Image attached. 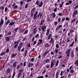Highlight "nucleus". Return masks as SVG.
<instances>
[{
	"label": "nucleus",
	"instance_id": "a18cd8bd",
	"mask_svg": "<svg viewBox=\"0 0 78 78\" xmlns=\"http://www.w3.org/2000/svg\"><path fill=\"white\" fill-rule=\"evenodd\" d=\"M76 20V18H75V19H74L73 20H72L71 21V24H72V23H73V22H75V21Z\"/></svg>",
	"mask_w": 78,
	"mask_h": 78
},
{
	"label": "nucleus",
	"instance_id": "393cba45",
	"mask_svg": "<svg viewBox=\"0 0 78 78\" xmlns=\"http://www.w3.org/2000/svg\"><path fill=\"white\" fill-rule=\"evenodd\" d=\"M59 75V72H57L55 75V78H58V75Z\"/></svg>",
	"mask_w": 78,
	"mask_h": 78
},
{
	"label": "nucleus",
	"instance_id": "473e14b6",
	"mask_svg": "<svg viewBox=\"0 0 78 78\" xmlns=\"http://www.w3.org/2000/svg\"><path fill=\"white\" fill-rule=\"evenodd\" d=\"M11 33H12V31H9L7 34V36H10L11 35Z\"/></svg>",
	"mask_w": 78,
	"mask_h": 78
},
{
	"label": "nucleus",
	"instance_id": "e2e57ef3",
	"mask_svg": "<svg viewBox=\"0 0 78 78\" xmlns=\"http://www.w3.org/2000/svg\"><path fill=\"white\" fill-rule=\"evenodd\" d=\"M24 2H22V1H21L20 2V4H21V5H23V3Z\"/></svg>",
	"mask_w": 78,
	"mask_h": 78
},
{
	"label": "nucleus",
	"instance_id": "4c0bfd02",
	"mask_svg": "<svg viewBox=\"0 0 78 78\" xmlns=\"http://www.w3.org/2000/svg\"><path fill=\"white\" fill-rule=\"evenodd\" d=\"M58 23H59V22H61V18H60L59 17V18H58Z\"/></svg>",
	"mask_w": 78,
	"mask_h": 78
},
{
	"label": "nucleus",
	"instance_id": "39448f33",
	"mask_svg": "<svg viewBox=\"0 0 78 78\" xmlns=\"http://www.w3.org/2000/svg\"><path fill=\"white\" fill-rule=\"evenodd\" d=\"M4 23V20H3L2 18L1 19V21L0 22V27H2V25H3Z\"/></svg>",
	"mask_w": 78,
	"mask_h": 78
},
{
	"label": "nucleus",
	"instance_id": "864d4df0",
	"mask_svg": "<svg viewBox=\"0 0 78 78\" xmlns=\"http://www.w3.org/2000/svg\"><path fill=\"white\" fill-rule=\"evenodd\" d=\"M34 58H32L31 59V62H34Z\"/></svg>",
	"mask_w": 78,
	"mask_h": 78
},
{
	"label": "nucleus",
	"instance_id": "72a5a7b5",
	"mask_svg": "<svg viewBox=\"0 0 78 78\" xmlns=\"http://www.w3.org/2000/svg\"><path fill=\"white\" fill-rule=\"evenodd\" d=\"M21 75H22V73H19L18 74V76H17V78H20V76H21Z\"/></svg>",
	"mask_w": 78,
	"mask_h": 78
},
{
	"label": "nucleus",
	"instance_id": "603ef678",
	"mask_svg": "<svg viewBox=\"0 0 78 78\" xmlns=\"http://www.w3.org/2000/svg\"><path fill=\"white\" fill-rule=\"evenodd\" d=\"M34 66V64L31 63L30 64V67H33Z\"/></svg>",
	"mask_w": 78,
	"mask_h": 78
},
{
	"label": "nucleus",
	"instance_id": "ddd939ff",
	"mask_svg": "<svg viewBox=\"0 0 78 78\" xmlns=\"http://www.w3.org/2000/svg\"><path fill=\"white\" fill-rule=\"evenodd\" d=\"M16 63H17V62H15L13 64L12 66L13 68H16V66H17Z\"/></svg>",
	"mask_w": 78,
	"mask_h": 78
},
{
	"label": "nucleus",
	"instance_id": "7ed1b4c3",
	"mask_svg": "<svg viewBox=\"0 0 78 78\" xmlns=\"http://www.w3.org/2000/svg\"><path fill=\"white\" fill-rule=\"evenodd\" d=\"M78 13V11H77V10H75L74 12H73V17H75V16H76L77 15V14Z\"/></svg>",
	"mask_w": 78,
	"mask_h": 78
},
{
	"label": "nucleus",
	"instance_id": "37998d69",
	"mask_svg": "<svg viewBox=\"0 0 78 78\" xmlns=\"http://www.w3.org/2000/svg\"><path fill=\"white\" fill-rule=\"evenodd\" d=\"M39 62H37V64H36V65H35V67H37V66H39Z\"/></svg>",
	"mask_w": 78,
	"mask_h": 78
},
{
	"label": "nucleus",
	"instance_id": "774afa93",
	"mask_svg": "<svg viewBox=\"0 0 78 78\" xmlns=\"http://www.w3.org/2000/svg\"><path fill=\"white\" fill-rule=\"evenodd\" d=\"M37 78H44V76H40V77H37Z\"/></svg>",
	"mask_w": 78,
	"mask_h": 78
},
{
	"label": "nucleus",
	"instance_id": "cd10ccee",
	"mask_svg": "<svg viewBox=\"0 0 78 78\" xmlns=\"http://www.w3.org/2000/svg\"><path fill=\"white\" fill-rule=\"evenodd\" d=\"M75 43V41H73L72 43L71 44H70L69 47H73V44Z\"/></svg>",
	"mask_w": 78,
	"mask_h": 78
},
{
	"label": "nucleus",
	"instance_id": "69168bd1",
	"mask_svg": "<svg viewBox=\"0 0 78 78\" xmlns=\"http://www.w3.org/2000/svg\"><path fill=\"white\" fill-rule=\"evenodd\" d=\"M39 34H37L36 36H35V37L36 38H37L38 37H39Z\"/></svg>",
	"mask_w": 78,
	"mask_h": 78
},
{
	"label": "nucleus",
	"instance_id": "0e129e2a",
	"mask_svg": "<svg viewBox=\"0 0 78 78\" xmlns=\"http://www.w3.org/2000/svg\"><path fill=\"white\" fill-rule=\"evenodd\" d=\"M58 15L59 16H61L62 15V13H60L58 14Z\"/></svg>",
	"mask_w": 78,
	"mask_h": 78
},
{
	"label": "nucleus",
	"instance_id": "20e7f679",
	"mask_svg": "<svg viewBox=\"0 0 78 78\" xmlns=\"http://www.w3.org/2000/svg\"><path fill=\"white\" fill-rule=\"evenodd\" d=\"M62 27V25H59V26H58L55 29V31H56V32H57V31L59 30H60V28H61V27Z\"/></svg>",
	"mask_w": 78,
	"mask_h": 78
},
{
	"label": "nucleus",
	"instance_id": "338daca9",
	"mask_svg": "<svg viewBox=\"0 0 78 78\" xmlns=\"http://www.w3.org/2000/svg\"><path fill=\"white\" fill-rule=\"evenodd\" d=\"M50 21V17H48L47 18V21L49 22V21Z\"/></svg>",
	"mask_w": 78,
	"mask_h": 78
},
{
	"label": "nucleus",
	"instance_id": "1a4fd4ad",
	"mask_svg": "<svg viewBox=\"0 0 78 78\" xmlns=\"http://www.w3.org/2000/svg\"><path fill=\"white\" fill-rule=\"evenodd\" d=\"M14 23H15V22H14V21L12 20L10 23L9 25L10 26H12V25H14Z\"/></svg>",
	"mask_w": 78,
	"mask_h": 78
},
{
	"label": "nucleus",
	"instance_id": "9d476101",
	"mask_svg": "<svg viewBox=\"0 0 78 78\" xmlns=\"http://www.w3.org/2000/svg\"><path fill=\"white\" fill-rule=\"evenodd\" d=\"M21 41V39H19L17 41H14V45H16V44H17L18 45H19V43L20 42V41Z\"/></svg>",
	"mask_w": 78,
	"mask_h": 78
},
{
	"label": "nucleus",
	"instance_id": "4468645a",
	"mask_svg": "<svg viewBox=\"0 0 78 78\" xmlns=\"http://www.w3.org/2000/svg\"><path fill=\"white\" fill-rule=\"evenodd\" d=\"M49 51H47L43 55V57L45 58V56L47 55V54L49 52Z\"/></svg>",
	"mask_w": 78,
	"mask_h": 78
},
{
	"label": "nucleus",
	"instance_id": "7c9ffc66",
	"mask_svg": "<svg viewBox=\"0 0 78 78\" xmlns=\"http://www.w3.org/2000/svg\"><path fill=\"white\" fill-rule=\"evenodd\" d=\"M52 16H53L52 17V18H53V19H54V18H55V17H56V14H55V12L53 13Z\"/></svg>",
	"mask_w": 78,
	"mask_h": 78
},
{
	"label": "nucleus",
	"instance_id": "680f3d73",
	"mask_svg": "<svg viewBox=\"0 0 78 78\" xmlns=\"http://www.w3.org/2000/svg\"><path fill=\"white\" fill-rule=\"evenodd\" d=\"M74 72V70H73V69L71 70L70 71V73H73Z\"/></svg>",
	"mask_w": 78,
	"mask_h": 78
},
{
	"label": "nucleus",
	"instance_id": "8fccbe9b",
	"mask_svg": "<svg viewBox=\"0 0 78 78\" xmlns=\"http://www.w3.org/2000/svg\"><path fill=\"white\" fill-rule=\"evenodd\" d=\"M17 46H18V44H16L14 46V48H17Z\"/></svg>",
	"mask_w": 78,
	"mask_h": 78
},
{
	"label": "nucleus",
	"instance_id": "49530a36",
	"mask_svg": "<svg viewBox=\"0 0 78 78\" xmlns=\"http://www.w3.org/2000/svg\"><path fill=\"white\" fill-rule=\"evenodd\" d=\"M28 30H27L25 31L24 33L25 34H27V33H28Z\"/></svg>",
	"mask_w": 78,
	"mask_h": 78
},
{
	"label": "nucleus",
	"instance_id": "b1692460",
	"mask_svg": "<svg viewBox=\"0 0 78 78\" xmlns=\"http://www.w3.org/2000/svg\"><path fill=\"white\" fill-rule=\"evenodd\" d=\"M59 60H58L57 61V62L55 63V67H57L58 66V64H59Z\"/></svg>",
	"mask_w": 78,
	"mask_h": 78
},
{
	"label": "nucleus",
	"instance_id": "c9c22d12",
	"mask_svg": "<svg viewBox=\"0 0 78 78\" xmlns=\"http://www.w3.org/2000/svg\"><path fill=\"white\" fill-rule=\"evenodd\" d=\"M11 71V69L10 68H9V69L7 70V73H9Z\"/></svg>",
	"mask_w": 78,
	"mask_h": 78
},
{
	"label": "nucleus",
	"instance_id": "052dcab7",
	"mask_svg": "<svg viewBox=\"0 0 78 78\" xmlns=\"http://www.w3.org/2000/svg\"><path fill=\"white\" fill-rule=\"evenodd\" d=\"M67 43H69L70 41V39L69 38H67Z\"/></svg>",
	"mask_w": 78,
	"mask_h": 78
},
{
	"label": "nucleus",
	"instance_id": "6ab92c4d",
	"mask_svg": "<svg viewBox=\"0 0 78 78\" xmlns=\"http://www.w3.org/2000/svg\"><path fill=\"white\" fill-rule=\"evenodd\" d=\"M6 55V52L5 51H3L0 54V56H3V55Z\"/></svg>",
	"mask_w": 78,
	"mask_h": 78
},
{
	"label": "nucleus",
	"instance_id": "c85d7f7f",
	"mask_svg": "<svg viewBox=\"0 0 78 78\" xmlns=\"http://www.w3.org/2000/svg\"><path fill=\"white\" fill-rule=\"evenodd\" d=\"M28 51V50H26L25 51V53H24V56H27V52Z\"/></svg>",
	"mask_w": 78,
	"mask_h": 78
},
{
	"label": "nucleus",
	"instance_id": "4d7b16f0",
	"mask_svg": "<svg viewBox=\"0 0 78 78\" xmlns=\"http://www.w3.org/2000/svg\"><path fill=\"white\" fill-rule=\"evenodd\" d=\"M23 42H22L21 43H20L19 44V45H20V46H21V47L22 46V45H23Z\"/></svg>",
	"mask_w": 78,
	"mask_h": 78
},
{
	"label": "nucleus",
	"instance_id": "3c124183",
	"mask_svg": "<svg viewBox=\"0 0 78 78\" xmlns=\"http://www.w3.org/2000/svg\"><path fill=\"white\" fill-rule=\"evenodd\" d=\"M58 51H59V49H56L55 51V53H58Z\"/></svg>",
	"mask_w": 78,
	"mask_h": 78
},
{
	"label": "nucleus",
	"instance_id": "6e6552de",
	"mask_svg": "<svg viewBox=\"0 0 78 78\" xmlns=\"http://www.w3.org/2000/svg\"><path fill=\"white\" fill-rule=\"evenodd\" d=\"M5 8V7H4L2 6H0V10H1V12H2V13H3V12H4V9Z\"/></svg>",
	"mask_w": 78,
	"mask_h": 78
},
{
	"label": "nucleus",
	"instance_id": "58836bf2",
	"mask_svg": "<svg viewBox=\"0 0 78 78\" xmlns=\"http://www.w3.org/2000/svg\"><path fill=\"white\" fill-rule=\"evenodd\" d=\"M5 64H3V66H2V67H1L0 68V70H1L2 69H2H3V68H4V67H5Z\"/></svg>",
	"mask_w": 78,
	"mask_h": 78
},
{
	"label": "nucleus",
	"instance_id": "5fc2aeb1",
	"mask_svg": "<svg viewBox=\"0 0 78 78\" xmlns=\"http://www.w3.org/2000/svg\"><path fill=\"white\" fill-rule=\"evenodd\" d=\"M73 32H74L73 30H71L70 31V33H71V34H72V33H73Z\"/></svg>",
	"mask_w": 78,
	"mask_h": 78
},
{
	"label": "nucleus",
	"instance_id": "4be33fe9",
	"mask_svg": "<svg viewBox=\"0 0 78 78\" xmlns=\"http://www.w3.org/2000/svg\"><path fill=\"white\" fill-rule=\"evenodd\" d=\"M36 32H37V29H36V27H35L34 30V34H36Z\"/></svg>",
	"mask_w": 78,
	"mask_h": 78
},
{
	"label": "nucleus",
	"instance_id": "bb28decb",
	"mask_svg": "<svg viewBox=\"0 0 78 78\" xmlns=\"http://www.w3.org/2000/svg\"><path fill=\"white\" fill-rule=\"evenodd\" d=\"M37 5V6H38V5H39V1H37L35 3V4L34 5L35 6H36V5Z\"/></svg>",
	"mask_w": 78,
	"mask_h": 78
},
{
	"label": "nucleus",
	"instance_id": "13d9d810",
	"mask_svg": "<svg viewBox=\"0 0 78 78\" xmlns=\"http://www.w3.org/2000/svg\"><path fill=\"white\" fill-rule=\"evenodd\" d=\"M54 12H56L57 11V7L55 8L54 9Z\"/></svg>",
	"mask_w": 78,
	"mask_h": 78
},
{
	"label": "nucleus",
	"instance_id": "9b49d317",
	"mask_svg": "<svg viewBox=\"0 0 78 78\" xmlns=\"http://www.w3.org/2000/svg\"><path fill=\"white\" fill-rule=\"evenodd\" d=\"M55 64L54 63V62H52V61H51V66H50V68H52L53 67H54V66H55Z\"/></svg>",
	"mask_w": 78,
	"mask_h": 78
},
{
	"label": "nucleus",
	"instance_id": "f03ea898",
	"mask_svg": "<svg viewBox=\"0 0 78 78\" xmlns=\"http://www.w3.org/2000/svg\"><path fill=\"white\" fill-rule=\"evenodd\" d=\"M37 14H38V12L36 11L34 14L33 19L34 20H36V19H37Z\"/></svg>",
	"mask_w": 78,
	"mask_h": 78
},
{
	"label": "nucleus",
	"instance_id": "a19ab883",
	"mask_svg": "<svg viewBox=\"0 0 78 78\" xmlns=\"http://www.w3.org/2000/svg\"><path fill=\"white\" fill-rule=\"evenodd\" d=\"M50 62V59L48 58L46 60V63H48V62Z\"/></svg>",
	"mask_w": 78,
	"mask_h": 78
},
{
	"label": "nucleus",
	"instance_id": "c03bdc74",
	"mask_svg": "<svg viewBox=\"0 0 78 78\" xmlns=\"http://www.w3.org/2000/svg\"><path fill=\"white\" fill-rule=\"evenodd\" d=\"M38 41L39 42L40 44H42V42H43V41H42V40L40 39Z\"/></svg>",
	"mask_w": 78,
	"mask_h": 78
},
{
	"label": "nucleus",
	"instance_id": "f704fd0d",
	"mask_svg": "<svg viewBox=\"0 0 78 78\" xmlns=\"http://www.w3.org/2000/svg\"><path fill=\"white\" fill-rule=\"evenodd\" d=\"M51 34H49L48 37V39H50V38H51Z\"/></svg>",
	"mask_w": 78,
	"mask_h": 78
},
{
	"label": "nucleus",
	"instance_id": "f257e3e1",
	"mask_svg": "<svg viewBox=\"0 0 78 78\" xmlns=\"http://www.w3.org/2000/svg\"><path fill=\"white\" fill-rule=\"evenodd\" d=\"M70 50H71V49H68L66 51V55H66V56H67V57L69 56V55H70Z\"/></svg>",
	"mask_w": 78,
	"mask_h": 78
},
{
	"label": "nucleus",
	"instance_id": "bf43d9fd",
	"mask_svg": "<svg viewBox=\"0 0 78 78\" xmlns=\"http://www.w3.org/2000/svg\"><path fill=\"white\" fill-rule=\"evenodd\" d=\"M17 67V68H16V69H19V68H20V65H17L16 66Z\"/></svg>",
	"mask_w": 78,
	"mask_h": 78
},
{
	"label": "nucleus",
	"instance_id": "a878e982",
	"mask_svg": "<svg viewBox=\"0 0 78 78\" xmlns=\"http://www.w3.org/2000/svg\"><path fill=\"white\" fill-rule=\"evenodd\" d=\"M18 29H19V27L15 28V30H13V31L16 32V33H17V31H18Z\"/></svg>",
	"mask_w": 78,
	"mask_h": 78
},
{
	"label": "nucleus",
	"instance_id": "f8f14e48",
	"mask_svg": "<svg viewBox=\"0 0 78 78\" xmlns=\"http://www.w3.org/2000/svg\"><path fill=\"white\" fill-rule=\"evenodd\" d=\"M64 2H63L60 5V9L62 10V6L63 5V4H64Z\"/></svg>",
	"mask_w": 78,
	"mask_h": 78
},
{
	"label": "nucleus",
	"instance_id": "79ce46f5",
	"mask_svg": "<svg viewBox=\"0 0 78 78\" xmlns=\"http://www.w3.org/2000/svg\"><path fill=\"white\" fill-rule=\"evenodd\" d=\"M25 31V29H23L22 30H21L20 31V33H22L24 32Z\"/></svg>",
	"mask_w": 78,
	"mask_h": 78
},
{
	"label": "nucleus",
	"instance_id": "2f4dec72",
	"mask_svg": "<svg viewBox=\"0 0 78 78\" xmlns=\"http://www.w3.org/2000/svg\"><path fill=\"white\" fill-rule=\"evenodd\" d=\"M21 48H22V46H18V50L19 51H20L21 50Z\"/></svg>",
	"mask_w": 78,
	"mask_h": 78
},
{
	"label": "nucleus",
	"instance_id": "6e6d98bb",
	"mask_svg": "<svg viewBox=\"0 0 78 78\" xmlns=\"http://www.w3.org/2000/svg\"><path fill=\"white\" fill-rule=\"evenodd\" d=\"M28 3H27L25 5V8L26 9H27V8H28Z\"/></svg>",
	"mask_w": 78,
	"mask_h": 78
},
{
	"label": "nucleus",
	"instance_id": "e433bc0d",
	"mask_svg": "<svg viewBox=\"0 0 78 78\" xmlns=\"http://www.w3.org/2000/svg\"><path fill=\"white\" fill-rule=\"evenodd\" d=\"M45 47H49V44H48L47 43H46L45 45Z\"/></svg>",
	"mask_w": 78,
	"mask_h": 78
},
{
	"label": "nucleus",
	"instance_id": "5701e85b",
	"mask_svg": "<svg viewBox=\"0 0 78 78\" xmlns=\"http://www.w3.org/2000/svg\"><path fill=\"white\" fill-rule=\"evenodd\" d=\"M65 19H66L65 17H63L62 18V20H61V22L62 23H63L64 22V21L65 20Z\"/></svg>",
	"mask_w": 78,
	"mask_h": 78
},
{
	"label": "nucleus",
	"instance_id": "c756f323",
	"mask_svg": "<svg viewBox=\"0 0 78 78\" xmlns=\"http://www.w3.org/2000/svg\"><path fill=\"white\" fill-rule=\"evenodd\" d=\"M31 12V17H33V15H34V13L33 12H31Z\"/></svg>",
	"mask_w": 78,
	"mask_h": 78
},
{
	"label": "nucleus",
	"instance_id": "dca6fc26",
	"mask_svg": "<svg viewBox=\"0 0 78 78\" xmlns=\"http://www.w3.org/2000/svg\"><path fill=\"white\" fill-rule=\"evenodd\" d=\"M74 52L73 51H72L71 54V58H74Z\"/></svg>",
	"mask_w": 78,
	"mask_h": 78
},
{
	"label": "nucleus",
	"instance_id": "de8ad7c7",
	"mask_svg": "<svg viewBox=\"0 0 78 78\" xmlns=\"http://www.w3.org/2000/svg\"><path fill=\"white\" fill-rule=\"evenodd\" d=\"M9 49L7 48L6 51V53H9Z\"/></svg>",
	"mask_w": 78,
	"mask_h": 78
},
{
	"label": "nucleus",
	"instance_id": "0eeeda50",
	"mask_svg": "<svg viewBox=\"0 0 78 78\" xmlns=\"http://www.w3.org/2000/svg\"><path fill=\"white\" fill-rule=\"evenodd\" d=\"M37 18H39L40 19L42 17V13L40 12L37 15Z\"/></svg>",
	"mask_w": 78,
	"mask_h": 78
},
{
	"label": "nucleus",
	"instance_id": "aec40b11",
	"mask_svg": "<svg viewBox=\"0 0 78 78\" xmlns=\"http://www.w3.org/2000/svg\"><path fill=\"white\" fill-rule=\"evenodd\" d=\"M11 20H8L7 21V22H6L5 23V25H8L9 23L10 22Z\"/></svg>",
	"mask_w": 78,
	"mask_h": 78
},
{
	"label": "nucleus",
	"instance_id": "423d86ee",
	"mask_svg": "<svg viewBox=\"0 0 78 78\" xmlns=\"http://www.w3.org/2000/svg\"><path fill=\"white\" fill-rule=\"evenodd\" d=\"M10 39H11V36H8L5 38L6 41L7 42H8V41H10Z\"/></svg>",
	"mask_w": 78,
	"mask_h": 78
},
{
	"label": "nucleus",
	"instance_id": "2eb2a0df",
	"mask_svg": "<svg viewBox=\"0 0 78 78\" xmlns=\"http://www.w3.org/2000/svg\"><path fill=\"white\" fill-rule=\"evenodd\" d=\"M40 4H39L38 5V7L39 8H41V7H42V5H43V2L42 1H41V2H40Z\"/></svg>",
	"mask_w": 78,
	"mask_h": 78
},
{
	"label": "nucleus",
	"instance_id": "412c9836",
	"mask_svg": "<svg viewBox=\"0 0 78 78\" xmlns=\"http://www.w3.org/2000/svg\"><path fill=\"white\" fill-rule=\"evenodd\" d=\"M68 23L66 22L65 23L64 25L63 26V27H68Z\"/></svg>",
	"mask_w": 78,
	"mask_h": 78
},
{
	"label": "nucleus",
	"instance_id": "f3484780",
	"mask_svg": "<svg viewBox=\"0 0 78 78\" xmlns=\"http://www.w3.org/2000/svg\"><path fill=\"white\" fill-rule=\"evenodd\" d=\"M17 55V54L15 53L14 54L12 55V56H11V58H14V57H16V55Z\"/></svg>",
	"mask_w": 78,
	"mask_h": 78
},
{
	"label": "nucleus",
	"instance_id": "09e8293b",
	"mask_svg": "<svg viewBox=\"0 0 78 78\" xmlns=\"http://www.w3.org/2000/svg\"><path fill=\"white\" fill-rule=\"evenodd\" d=\"M59 45L58 44H56V48H58L59 47Z\"/></svg>",
	"mask_w": 78,
	"mask_h": 78
},
{
	"label": "nucleus",
	"instance_id": "ea45409f",
	"mask_svg": "<svg viewBox=\"0 0 78 78\" xmlns=\"http://www.w3.org/2000/svg\"><path fill=\"white\" fill-rule=\"evenodd\" d=\"M35 9L36 8L35 7H34L30 11H31L32 12H34V10H35Z\"/></svg>",
	"mask_w": 78,
	"mask_h": 78
},
{
	"label": "nucleus",
	"instance_id": "a211bd4d",
	"mask_svg": "<svg viewBox=\"0 0 78 78\" xmlns=\"http://www.w3.org/2000/svg\"><path fill=\"white\" fill-rule=\"evenodd\" d=\"M75 43H76V42H77V34H76L75 35Z\"/></svg>",
	"mask_w": 78,
	"mask_h": 78
}]
</instances>
